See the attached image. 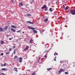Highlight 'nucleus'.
Segmentation results:
<instances>
[{"label": "nucleus", "mask_w": 75, "mask_h": 75, "mask_svg": "<svg viewBox=\"0 0 75 75\" xmlns=\"http://www.w3.org/2000/svg\"><path fill=\"white\" fill-rule=\"evenodd\" d=\"M28 28L29 29H31V30H33V32H34V33L35 34H36V33H37V30H35V28H34L32 27H30L29 26H28Z\"/></svg>", "instance_id": "nucleus-1"}, {"label": "nucleus", "mask_w": 75, "mask_h": 75, "mask_svg": "<svg viewBox=\"0 0 75 75\" xmlns=\"http://www.w3.org/2000/svg\"><path fill=\"white\" fill-rule=\"evenodd\" d=\"M71 13L72 15H75V9L71 10Z\"/></svg>", "instance_id": "nucleus-2"}, {"label": "nucleus", "mask_w": 75, "mask_h": 75, "mask_svg": "<svg viewBox=\"0 0 75 75\" xmlns=\"http://www.w3.org/2000/svg\"><path fill=\"white\" fill-rule=\"evenodd\" d=\"M64 72V70L62 69H61L58 71L59 74H61V72Z\"/></svg>", "instance_id": "nucleus-3"}, {"label": "nucleus", "mask_w": 75, "mask_h": 75, "mask_svg": "<svg viewBox=\"0 0 75 75\" xmlns=\"http://www.w3.org/2000/svg\"><path fill=\"white\" fill-rule=\"evenodd\" d=\"M28 48H29V47L28 46H26V48L24 49V51H27V50H28Z\"/></svg>", "instance_id": "nucleus-4"}, {"label": "nucleus", "mask_w": 75, "mask_h": 75, "mask_svg": "<svg viewBox=\"0 0 75 75\" xmlns=\"http://www.w3.org/2000/svg\"><path fill=\"white\" fill-rule=\"evenodd\" d=\"M22 59H23V58H21V57H20L19 58V62L21 63L22 62V61H23Z\"/></svg>", "instance_id": "nucleus-5"}, {"label": "nucleus", "mask_w": 75, "mask_h": 75, "mask_svg": "<svg viewBox=\"0 0 75 75\" xmlns=\"http://www.w3.org/2000/svg\"><path fill=\"white\" fill-rule=\"evenodd\" d=\"M13 70L14 71H15V72H18V71L17 70V69L16 67H14Z\"/></svg>", "instance_id": "nucleus-6"}, {"label": "nucleus", "mask_w": 75, "mask_h": 75, "mask_svg": "<svg viewBox=\"0 0 75 75\" xmlns=\"http://www.w3.org/2000/svg\"><path fill=\"white\" fill-rule=\"evenodd\" d=\"M11 30L12 31H13V33H15V32H16V30L13 28H11Z\"/></svg>", "instance_id": "nucleus-7"}, {"label": "nucleus", "mask_w": 75, "mask_h": 75, "mask_svg": "<svg viewBox=\"0 0 75 75\" xmlns=\"http://www.w3.org/2000/svg\"><path fill=\"white\" fill-rule=\"evenodd\" d=\"M19 6H21V7H22V6H23V4H22V3L20 2L19 4Z\"/></svg>", "instance_id": "nucleus-8"}, {"label": "nucleus", "mask_w": 75, "mask_h": 75, "mask_svg": "<svg viewBox=\"0 0 75 75\" xmlns=\"http://www.w3.org/2000/svg\"><path fill=\"white\" fill-rule=\"evenodd\" d=\"M34 42V40L32 39H31L30 40V43H33Z\"/></svg>", "instance_id": "nucleus-9"}, {"label": "nucleus", "mask_w": 75, "mask_h": 75, "mask_svg": "<svg viewBox=\"0 0 75 75\" xmlns=\"http://www.w3.org/2000/svg\"><path fill=\"white\" fill-rule=\"evenodd\" d=\"M27 22L28 23H29V24H34L33 22H31L30 21H27Z\"/></svg>", "instance_id": "nucleus-10"}, {"label": "nucleus", "mask_w": 75, "mask_h": 75, "mask_svg": "<svg viewBox=\"0 0 75 75\" xmlns=\"http://www.w3.org/2000/svg\"><path fill=\"white\" fill-rule=\"evenodd\" d=\"M47 7V6L46 5H44L43 7H42V9H44V8H45Z\"/></svg>", "instance_id": "nucleus-11"}, {"label": "nucleus", "mask_w": 75, "mask_h": 75, "mask_svg": "<svg viewBox=\"0 0 75 75\" xmlns=\"http://www.w3.org/2000/svg\"><path fill=\"white\" fill-rule=\"evenodd\" d=\"M47 21H48V18H46V19L44 20V22L45 23H46V22H47Z\"/></svg>", "instance_id": "nucleus-12"}, {"label": "nucleus", "mask_w": 75, "mask_h": 75, "mask_svg": "<svg viewBox=\"0 0 75 75\" xmlns=\"http://www.w3.org/2000/svg\"><path fill=\"white\" fill-rule=\"evenodd\" d=\"M11 27H12V28H16V27L13 25H12L11 26Z\"/></svg>", "instance_id": "nucleus-13"}, {"label": "nucleus", "mask_w": 75, "mask_h": 75, "mask_svg": "<svg viewBox=\"0 0 75 75\" xmlns=\"http://www.w3.org/2000/svg\"><path fill=\"white\" fill-rule=\"evenodd\" d=\"M7 28H8L7 26H5L4 27V30H7Z\"/></svg>", "instance_id": "nucleus-14"}, {"label": "nucleus", "mask_w": 75, "mask_h": 75, "mask_svg": "<svg viewBox=\"0 0 75 75\" xmlns=\"http://www.w3.org/2000/svg\"><path fill=\"white\" fill-rule=\"evenodd\" d=\"M3 28H0V32H2L3 31Z\"/></svg>", "instance_id": "nucleus-15"}, {"label": "nucleus", "mask_w": 75, "mask_h": 75, "mask_svg": "<svg viewBox=\"0 0 75 75\" xmlns=\"http://www.w3.org/2000/svg\"><path fill=\"white\" fill-rule=\"evenodd\" d=\"M4 41H2L1 42V45H2L3 44H4Z\"/></svg>", "instance_id": "nucleus-16"}, {"label": "nucleus", "mask_w": 75, "mask_h": 75, "mask_svg": "<svg viewBox=\"0 0 75 75\" xmlns=\"http://www.w3.org/2000/svg\"><path fill=\"white\" fill-rule=\"evenodd\" d=\"M49 11L50 12H52V8H50Z\"/></svg>", "instance_id": "nucleus-17"}, {"label": "nucleus", "mask_w": 75, "mask_h": 75, "mask_svg": "<svg viewBox=\"0 0 75 75\" xmlns=\"http://www.w3.org/2000/svg\"><path fill=\"white\" fill-rule=\"evenodd\" d=\"M2 71H6V68H2Z\"/></svg>", "instance_id": "nucleus-18"}, {"label": "nucleus", "mask_w": 75, "mask_h": 75, "mask_svg": "<svg viewBox=\"0 0 75 75\" xmlns=\"http://www.w3.org/2000/svg\"><path fill=\"white\" fill-rule=\"evenodd\" d=\"M31 75H35V72H33Z\"/></svg>", "instance_id": "nucleus-19"}, {"label": "nucleus", "mask_w": 75, "mask_h": 75, "mask_svg": "<svg viewBox=\"0 0 75 75\" xmlns=\"http://www.w3.org/2000/svg\"><path fill=\"white\" fill-rule=\"evenodd\" d=\"M45 11H47V9H48V8H47V7H46L45 8Z\"/></svg>", "instance_id": "nucleus-20"}, {"label": "nucleus", "mask_w": 75, "mask_h": 75, "mask_svg": "<svg viewBox=\"0 0 75 75\" xmlns=\"http://www.w3.org/2000/svg\"><path fill=\"white\" fill-rule=\"evenodd\" d=\"M18 58V57L17 56H15L14 57V59H15L16 58Z\"/></svg>", "instance_id": "nucleus-21"}, {"label": "nucleus", "mask_w": 75, "mask_h": 75, "mask_svg": "<svg viewBox=\"0 0 75 75\" xmlns=\"http://www.w3.org/2000/svg\"><path fill=\"white\" fill-rule=\"evenodd\" d=\"M65 10H68V8H69L68 7H66V8H65Z\"/></svg>", "instance_id": "nucleus-22"}, {"label": "nucleus", "mask_w": 75, "mask_h": 75, "mask_svg": "<svg viewBox=\"0 0 75 75\" xmlns=\"http://www.w3.org/2000/svg\"><path fill=\"white\" fill-rule=\"evenodd\" d=\"M62 7L64 9V10L65 9V6H64V5H63Z\"/></svg>", "instance_id": "nucleus-23"}, {"label": "nucleus", "mask_w": 75, "mask_h": 75, "mask_svg": "<svg viewBox=\"0 0 75 75\" xmlns=\"http://www.w3.org/2000/svg\"><path fill=\"white\" fill-rule=\"evenodd\" d=\"M40 59H41V57H40L39 58V59H38V61L37 62H39V61H40Z\"/></svg>", "instance_id": "nucleus-24"}, {"label": "nucleus", "mask_w": 75, "mask_h": 75, "mask_svg": "<svg viewBox=\"0 0 75 75\" xmlns=\"http://www.w3.org/2000/svg\"><path fill=\"white\" fill-rule=\"evenodd\" d=\"M1 67H4V64H2V63H1Z\"/></svg>", "instance_id": "nucleus-25"}, {"label": "nucleus", "mask_w": 75, "mask_h": 75, "mask_svg": "<svg viewBox=\"0 0 75 75\" xmlns=\"http://www.w3.org/2000/svg\"><path fill=\"white\" fill-rule=\"evenodd\" d=\"M6 54H10V52H7L6 53Z\"/></svg>", "instance_id": "nucleus-26"}, {"label": "nucleus", "mask_w": 75, "mask_h": 75, "mask_svg": "<svg viewBox=\"0 0 75 75\" xmlns=\"http://www.w3.org/2000/svg\"><path fill=\"white\" fill-rule=\"evenodd\" d=\"M47 69L48 71H49V70H50V69H51V68H49V69Z\"/></svg>", "instance_id": "nucleus-27"}, {"label": "nucleus", "mask_w": 75, "mask_h": 75, "mask_svg": "<svg viewBox=\"0 0 75 75\" xmlns=\"http://www.w3.org/2000/svg\"><path fill=\"white\" fill-rule=\"evenodd\" d=\"M6 65V63H5L4 64V67H5Z\"/></svg>", "instance_id": "nucleus-28"}, {"label": "nucleus", "mask_w": 75, "mask_h": 75, "mask_svg": "<svg viewBox=\"0 0 75 75\" xmlns=\"http://www.w3.org/2000/svg\"><path fill=\"white\" fill-rule=\"evenodd\" d=\"M4 54L3 53H2L1 54V55H2V56H3V55Z\"/></svg>", "instance_id": "nucleus-29"}, {"label": "nucleus", "mask_w": 75, "mask_h": 75, "mask_svg": "<svg viewBox=\"0 0 75 75\" xmlns=\"http://www.w3.org/2000/svg\"><path fill=\"white\" fill-rule=\"evenodd\" d=\"M65 74H68V72H64Z\"/></svg>", "instance_id": "nucleus-30"}, {"label": "nucleus", "mask_w": 75, "mask_h": 75, "mask_svg": "<svg viewBox=\"0 0 75 75\" xmlns=\"http://www.w3.org/2000/svg\"><path fill=\"white\" fill-rule=\"evenodd\" d=\"M11 1L13 3H14V0H11Z\"/></svg>", "instance_id": "nucleus-31"}, {"label": "nucleus", "mask_w": 75, "mask_h": 75, "mask_svg": "<svg viewBox=\"0 0 75 75\" xmlns=\"http://www.w3.org/2000/svg\"><path fill=\"white\" fill-rule=\"evenodd\" d=\"M20 31H21V30H20L17 31L16 32H17V33H18L19 32H20Z\"/></svg>", "instance_id": "nucleus-32"}, {"label": "nucleus", "mask_w": 75, "mask_h": 75, "mask_svg": "<svg viewBox=\"0 0 75 75\" xmlns=\"http://www.w3.org/2000/svg\"><path fill=\"white\" fill-rule=\"evenodd\" d=\"M14 54H16V50H14Z\"/></svg>", "instance_id": "nucleus-33"}, {"label": "nucleus", "mask_w": 75, "mask_h": 75, "mask_svg": "<svg viewBox=\"0 0 75 75\" xmlns=\"http://www.w3.org/2000/svg\"><path fill=\"white\" fill-rule=\"evenodd\" d=\"M57 58V57L56 56L55 57V59L54 60L55 61H56V58Z\"/></svg>", "instance_id": "nucleus-34"}, {"label": "nucleus", "mask_w": 75, "mask_h": 75, "mask_svg": "<svg viewBox=\"0 0 75 75\" xmlns=\"http://www.w3.org/2000/svg\"><path fill=\"white\" fill-rule=\"evenodd\" d=\"M27 16H31V15H30V14H27Z\"/></svg>", "instance_id": "nucleus-35"}, {"label": "nucleus", "mask_w": 75, "mask_h": 75, "mask_svg": "<svg viewBox=\"0 0 75 75\" xmlns=\"http://www.w3.org/2000/svg\"><path fill=\"white\" fill-rule=\"evenodd\" d=\"M1 74H2V75H5V74L3 73H1Z\"/></svg>", "instance_id": "nucleus-36"}, {"label": "nucleus", "mask_w": 75, "mask_h": 75, "mask_svg": "<svg viewBox=\"0 0 75 75\" xmlns=\"http://www.w3.org/2000/svg\"><path fill=\"white\" fill-rule=\"evenodd\" d=\"M9 51H11V48H10L9 49Z\"/></svg>", "instance_id": "nucleus-37"}, {"label": "nucleus", "mask_w": 75, "mask_h": 75, "mask_svg": "<svg viewBox=\"0 0 75 75\" xmlns=\"http://www.w3.org/2000/svg\"><path fill=\"white\" fill-rule=\"evenodd\" d=\"M47 57V55H45V58H46V57Z\"/></svg>", "instance_id": "nucleus-38"}, {"label": "nucleus", "mask_w": 75, "mask_h": 75, "mask_svg": "<svg viewBox=\"0 0 75 75\" xmlns=\"http://www.w3.org/2000/svg\"><path fill=\"white\" fill-rule=\"evenodd\" d=\"M13 48H16V46H13Z\"/></svg>", "instance_id": "nucleus-39"}, {"label": "nucleus", "mask_w": 75, "mask_h": 75, "mask_svg": "<svg viewBox=\"0 0 75 75\" xmlns=\"http://www.w3.org/2000/svg\"><path fill=\"white\" fill-rule=\"evenodd\" d=\"M9 40H11V38H9Z\"/></svg>", "instance_id": "nucleus-40"}, {"label": "nucleus", "mask_w": 75, "mask_h": 75, "mask_svg": "<svg viewBox=\"0 0 75 75\" xmlns=\"http://www.w3.org/2000/svg\"><path fill=\"white\" fill-rule=\"evenodd\" d=\"M56 55H58V53H56Z\"/></svg>", "instance_id": "nucleus-41"}, {"label": "nucleus", "mask_w": 75, "mask_h": 75, "mask_svg": "<svg viewBox=\"0 0 75 75\" xmlns=\"http://www.w3.org/2000/svg\"><path fill=\"white\" fill-rule=\"evenodd\" d=\"M34 0H31V1H33V2H34Z\"/></svg>", "instance_id": "nucleus-42"}, {"label": "nucleus", "mask_w": 75, "mask_h": 75, "mask_svg": "<svg viewBox=\"0 0 75 75\" xmlns=\"http://www.w3.org/2000/svg\"><path fill=\"white\" fill-rule=\"evenodd\" d=\"M56 55V53H54V55Z\"/></svg>", "instance_id": "nucleus-43"}, {"label": "nucleus", "mask_w": 75, "mask_h": 75, "mask_svg": "<svg viewBox=\"0 0 75 75\" xmlns=\"http://www.w3.org/2000/svg\"><path fill=\"white\" fill-rule=\"evenodd\" d=\"M22 33H23V34H24V32H22Z\"/></svg>", "instance_id": "nucleus-44"}, {"label": "nucleus", "mask_w": 75, "mask_h": 75, "mask_svg": "<svg viewBox=\"0 0 75 75\" xmlns=\"http://www.w3.org/2000/svg\"><path fill=\"white\" fill-rule=\"evenodd\" d=\"M69 11H68V13H69Z\"/></svg>", "instance_id": "nucleus-45"}, {"label": "nucleus", "mask_w": 75, "mask_h": 75, "mask_svg": "<svg viewBox=\"0 0 75 75\" xmlns=\"http://www.w3.org/2000/svg\"><path fill=\"white\" fill-rule=\"evenodd\" d=\"M19 75H21V74H19Z\"/></svg>", "instance_id": "nucleus-46"}, {"label": "nucleus", "mask_w": 75, "mask_h": 75, "mask_svg": "<svg viewBox=\"0 0 75 75\" xmlns=\"http://www.w3.org/2000/svg\"><path fill=\"white\" fill-rule=\"evenodd\" d=\"M1 71V70H0V71Z\"/></svg>", "instance_id": "nucleus-47"}, {"label": "nucleus", "mask_w": 75, "mask_h": 75, "mask_svg": "<svg viewBox=\"0 0 75 75\" xmlns=\"http://www.w3.org/2000/svg\"><path fill=\"white\" fill-rule=\"evenodd\" d=\"M60 63H61V62H60Z\"/></svg>", "instance_id": "nucleus-48"}, {"label": "nucleus", "mask_w": 75, "mask_h": 75, "mask_svg": "<svg viewBox=\"0 0 75 75\" xmlns=\"http://www.w3.org/2000/svg\"><path fill=\"white\" fill-rule=\"evenodd\" d=\"M40 33H41V32H40Z\"/></svg>", "instance_id": "nucleus-49"}, {"label": "nucleus", "mask_w": 75, "mask_h": 75, "mask_svg": "<svg viewBox=\"0 0 75 75\" xmlns=\"http://www.w3.org/2000/svg\"><path fill=\"white\" fill-rule=\"evenodd\" d=\"M44 31H43L42 32H43Z\"/></svg>", "instance_id": "nucleus-50"}, {"label": "nucleus", "mask_w": 75, "mask_h": 75, "mask_svg": "<svg viewBox=\"0 0 75 75\" xmlns=\"http://www.w3.org/2000/svg\"><path fill=\"white\" fill-rule=\"evenodd\" d=\"M0 75H1V74H0Z\"/></svg>", "instance_id": "nucleus-51"}, {"label": "nucleus", "mask_w": 75, "mask_h": 75, "mask_svg": "<svg viewBox=\"0 0 75 75\" xmlns=\"http://www.w3.org/2000/svg\"><path fill=\"white\" fill-rule=\"evenodd\" d=\"M6 37H7V36H6Z\"/></svg>", "instance_id": "nucleus-52"}]
</instances>
